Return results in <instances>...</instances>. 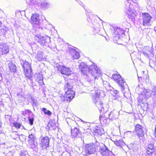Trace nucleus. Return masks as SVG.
Here are the masks:
<instances>
[{
	"instance_id": "1",
	"label": "nucleus",
	"mask_w": 156,
	"mask_h": 156,
	"mask_svg": "<svg viewBox=\"0 0 156 156\" xmlns=\"http://www.w3.org/2000/svg\"><path fill=\"white\" fill-rule=\"evenodd\" d=\"M79 68L82 74L85 75H89L95 79H96L97 77L101 73L100 70L94 64H92L88 67L86 65L82 63L79 65Z\"/></svg>"
},
{
	"instance_id": "2",
	"label": "nucleus",
	"mask_w": 156,
	"mask_h": 156,
	"mask_svg": "<svg viewBox=\"0 0 156 156\" xmlns=\"http://www.w3.org/2000/svg\"><path fill=\"white\" fill-rule=\"evenodd\" d=\"M103 93L102 91L98 90H95L94 92L92 93V98L93 101L100 111H104L103 106V103L99 100L101 94Z\"/></svg>"
},
{
	"instance_id": "3",
	"label": "nucleus",
	"mask_w": 156,
	"mask_h": 156,
	"mask_svg": "<svg viewBox=\"0 0 156 156\" xmlns=\"http://www.w3.org/2000/svg\"><path fill=\"white\" fill-rule=\"evenodd\" d=\"M58 70L61 72V73L64 74L65 75L63 76V77L65 78V80L67 82L66 83V85L65 86V90L66 94L64 96V101H66L67 102L68 100V97H67L68 94V83L67 82V78L66 77H68V69L66 68L65 66H59L57 67Z\"/></svg>"
},
{
	"instance_id": "4",
	"label": "nucleus",
	"mask_w": 156,
	"mask_h": 156,
	"mask_svg": "<svg viewBox=\"0 0 156 156\" xmlns=\"http://www.w3.org/2000/svg\"><path fill=\"white\" fill-rule=\"evenodd\" d=\"M112 77L114 80L119 85L121 90H124L127 84L121 76L119 75L114 74L113 75Z\"/></svg>"
},
{
	"instance_id": "5",
	"label": "nucleus",
	"mask_w": 156,
	"mask_h": 156,
	"mask_svg": "<svg viewBox=\"0 0 156 156\" xmlns=\"http://www.w3.org/2000/svg\"><path fill=\"white\" fill-rule=\"evenodd\" d=\"M85 151L88 154H94L96 151V148L94 143L86 144L85 145Z\"/></svg>"
},
{
	"instance_id": "6",
	"label": "nucleus",
	"mask_w": 156,
	"mask_h": 156,
	"mask_svg": "<svg viewBox=\"0 0 156 156\" xmlns=\"http://www.w3.org/2000/svg\"><path fill=\"white\" fill-rule=\"evenodd\" d=\"M151 92L149 90L144 89L142 93L139 98L138 101L140 103H141L144 100H146L147 98L150 97L151 95Z\"/></svg>"
},
{
	"instance_id": "7",
	"label": "nucleus",
	"mask_w": 156,
	"mask_h": 156,
	"mask_svg": "<svg viewBox=\"0 0 156 156\" xmlns=\"http://www.w3.org/2000/svg\"><path fill=\"white\" fill-rule=\"evenodd\" d=\"M35 38L36 41L42 46L44 45L47 43V40H50L48 37L41 36L38 34L35 35Z\"/></svg>"
},
{
	"instance_id": "8",
	"label": "nucleus",
	"mask_w": 156,
	"mask_h": 156,
	"mask_svg": "<svg viewBox=\"0 0 156 156\" xmlns=\"http://www.w3.org/2000/svg\"><path fill=\"white\" fill-rule=\"evenodd\" d=\"M102 146L100 147L99 151L102 156H111L110 154L111 151H110L108 148L105 144H101Z\"/></svg>"
},
{
	"instance_id": "9",
	"label": "nucleus",
	"mask_w": 156,
	"mask_h": 156,
	"mask_svg": "<svg viewBox=\"0 0 156 156\" xmlns=\"http://www.w3.org/2000/svg\"><path fill=\"white\" fill-rule=\"evenodd\" d=\"M156 151V145L154 143H151L148 144V147L146 149L145 154L146 155L150 156L153 153Z\"/></svg>"
},
{
	"instance_id": "10",
	"label": "nucleus",
	"mask_w": 156,
	"mask_h": 156,
	"mask_svg": "<svg viewBox=\"0 0 156 156\" xmlns=\"http://www.w3.org/2000/svg\"><path fill=\"white\" fill-rule=\"evenodd\" d=\"M143 24L144 26L148 25L152 18L150 15L147 13H142Z\"/></svg>"
},
{
	"instance_id": "11",
	"label": "nucleus",
	"mask_w": 156,
	"mask_h": 156,
	"mask_svg": "<svg viewBox=\"0 0 156 156\" xmlns=\"http://www.w3.org/2000/svg\"><path fill=\"white\" fill-rule=\"evenodd\" d=\"M50 140L48 137H43L41 140L40 146L43 149H46L49 145Z\"/></svg>"
},
{
	"instance_id": "12",
	"label": "nucleus",
	"mask_w": 156,
	"mask_h": 156,
	"mask_svg": "<svg viewBox=\"0 0 156 156\" xmlns=\"http://www.w3.org/2000/svg\"><path fill=\"white\" fill-rule=\"evenodd\" d=\"M40 15L39 14L35 13L32 16L31 20V22L35 26H39L40 23Z\"/></svg>"
},
{
	"instance_id": "13",
	"label": "nucleus",
	"mask_w": 156,
	"mask_h": 156,
	"mask_svg": "<svg viewBox=\"0 0 156 156\" xmlns=\"http://www.w3.org/2000/svg\"><path fill=\"white\" fill-rule=\"evenodd\" d=\"M69 52L73 59H77L79 58L80 55L79 53L76 51L75 49L69 47Z\"/></svg>"
},
{
	"instance_id": "14",
	"label": "nucleus",
	"mask_w": 156,
	"mask_h": 156,
	"mask_svg": "<svg viewBox=\"0 0 156 156\" xmlns=\"http://www.w3.org/2000/svg\"><path fill=\"white\" fill-rule=\"evenodd\" d=\"M143 128L141 126L138 124H137L135 126L136 132L140 139V137L142 138L144 136Z\"/></svg>"
},
{
	"instance_id": "15",
	"label": "nucleus",
	"mask_w": 156,
	"mask_h": 156,
	"mask_svg": "<svg viewBox=\"0 0 156 156\" xmlns=\"http://www.w3.org/2000/svg\"><path fill=\"white\" fill-rule=\"evenodd\" d=\"M9 47L6 44H0V52L2 55L9 53Z\"/></svg>"
},
{
	"instance_id": "16",
	"label": "nucleus",
	"mask_w": 156,
	"mask_h": 156,
	"mask_svg": "<svg viewBox=\"0 0 156 156\" xmlns=\"http://www.w3.org/2000/svg\"><path fill=\"white\" fill-rule=\"evenodd\" d=\"M71 133L72 138H75L78 136L80 134V132L79 129L77 128H73L71 127Z\"/></svg>"
},
{
	"instance_id": "17",
	"label": "nucleus",
	"mask_w": 156,
	"mask_h": 156,
	"mask_svg": "<svg viewBox=\"0 0 156 156\" xmlns=\"http://www.w3.org/2000/svg\"><path fill=\"white\" fill-rule=\"evenodd\" d=\"M108 115V119L112 121L115 119L118 118V112L115 111H111Z\"/></svg>"
},
{
	"instance_id": "18",
	"label": "nucleus",
	"mask_w": 156,
	"mask_h": 156,
	"mask_svg": "<svg viewBox=\"0 0 156 156\" xmlns=\"http://www.w3.org/2000/svg\"><path fill=\"white\" fill-rule=\"evenodd\" d=\"M115 33L117 34V36L115 37L116 39L119 40L120 38L119 35L122 34L124 33V30L120 27H117L116 30H115Z\"/></svg>"
},
{
	"instance_id": "19",
	"label": "nucleus",
	"mask_w": 156,
	"mask_h": 156,
	"mask_svg": "<svg viewBox=\"0 0 156 156\" xmlns=\"http://www.w3.org/2000/svg\"><path fill=\"white\" fill-rule=\"evenodd\" d=\"M21 63L24 70L31 68L29 63L26 60L24 61L23 60H22L21 62Z\"/></svg>"
},
{
	"instance_id": "20",
	"label": "nucleus",
	"mask_w": 156,
	"mask_h": 156,
	"mask_svg": "<svg viewBox=\"0 0 156 156\" xmlns=\"http://www.w3.org/2000/svg\"><path fill=\"white\" fill-rule=\"evenodd\" d=\"M22 114L26 117H28V118L29 116L34 115L32 112L29 109H25L24 111H22Z\"/></svg>"
},
{
	"instance_id": "21",
	"label": "nucleus",
	"mask_w": 156,
	"mask_h": 156,
	"mask_svg": "<svg viewBox=\"0 0 156 156\" xmlns=\"http://www.w3.org/2000/svg\"><path fill=\"white\" fill-rule=\"evenodd\" d=\"M24 73L27 77L30 79L32 74L31 68L24 70Z\"/></svg>"
},
{
	"instance_id": "22",
	"label": "nucleus",
	"mask_w": 156,
	"mask_h": 156,
	"mask_svg": "<svg viewBox=\"0 0 156 156\" xmlns=\"http://www.w3.org/2000/svg\"><path fill=\"white\" fill-rule=\"evenodd\" d=\"M131 11H129V12H127V16L129 19H131L132 21H133L135 20L136 15L133 12H132Z\"/></svg>"
},
{
	"instance_id": "23",
	"label": "nucleus",
	"mask_w": 156,
	"mask_h": 156,
	"mask_svg": "<svg viewBox=\"0 0 156 156\" xmlns=\"http://www.w3.org/2000/svg\"><path fill=\"white\" fill-rule=\"evenodd\" d=\"M71 89V88H69V102L70 101L74 98L75 95V91Z\"/></svg>"
},
{
	"instance_id": "24",
	"label": "nucleus",
	"mask_w": 156,
	"mask_h": 156,
	"mask_svg": "<svg viewBox=\"0 0 156 156\" xmlns=\"http://www.w3.org/2000/svg\"><path fill=\"white\" fill-rule=\"evenodd\" d=\"M9 68L12 72H15L16 71V65L12 62H10L8 64Z\"/></svg>"
},
{
	"instance_id": "25",
	"label": "nucleus",
	"mask_w": 156,
	"mask_h": 156,
	"mask_svg": "<svg viewBox=\"0 0 156 156\" xmlns=\"http://www.w3.org/2000/svg\"><path fill=\"white\" fill-rule=\"evenodd\" d=\"M43 53V52L41 51H38L37 52L35 56L37 61H41L44 58Z\"/></svg>"
},
{
	"instance_id": "26",
	"label": "nucleus",
	"mask_w": 156,
	"mask_h": 156,
	"mask_svg": "<svg viewBox=\"0 0 156 156\" xmlns=\"http://www.w3.org/2000/svg\"><path fill=\"white\" fill-rule=\"evenodd\" d=\"M108 118L104 116L103 117L101 115L99 116V120L101 123L106 124L107 123V120Z\"/></svg>"
},
{
	"instance_id": "27",
	"label": "nucleus",
	"mask_w": 156,
	"mask_h": 156,
	"mask_svg": "<svg viewBox=\"0 0 156 156\" xmlns=\"http://www.w3.org/2000/svg\"><path fill=\"white\" fill-rule=\"evenodd\" d=\"M17 96L18 101L19 103H21L25 101V98L24 95L18 94Z\"/></svg>"
},
{
	"instance_id": "28",
	"label": "nucleus",
	"mask_w": 156,
	"mask_h": 156,
	"mask_svg": "<svg viewBox=\"0 0 156 156\" xmlns=\"http://www.w3.org/2000/svg\"><path fill=\"white\" fill-rule=\"evenodd\" d=\"M94 131L95 133H97L100 136L103 133V132L102 131L100 127H98L95 128Z\"/></svg>"
},
{
	"instance_id": "29",
	"label": "nucleus",
	"mask_w": 156,
	"mask_h": 156,
	"mask_svg": "<svg viewBox=\"0 0 156 156\" xmlns=\"http://www.w3.org/2000/svg\"><path fill=\"white\" fill-rule=\"evenodd\" d=\"M144 88H140L139 87V85L136 87V92L139 94L141 95V93H142Z\"/></svg>"
},
{
	"instance_id": "30",
	"label": "nucleus",
	"mask_w": 156,
	"mask_h": 156,
	"mask_svg": "<svg viewBox=\"0 0 156 156\" xmlns=\"http://www.w3.org/2000/svg\"><path fill=\"white\" fill-rule=\"evenodd\" d=\"M125 4L126 6V9L128 11L129 10H132V9L130 7V3L129 2V0L126 1L125 2Z\"/></svg>"
},
{
	"instance_id": "31",
	"label": "nucleus",
	"mask_w": 156,
	"mask_h": 156,
	"mask_svg": "<svg viewBox=\"0 0 156 156\" xmlns=\"http://www.w3.org/2000/svg\"><path fill=\"white\" fill-rule=\"evenodd\" d=\"M151 48L150 47L148 46H146L144 48L143 51L144 52V53L147 54L149 52L151 53Z\"/></svg>"
},
{
	"instance_id": "32",
	"label": "nucleus",
	"mask_w": 156,
	"mask_h": 156,
	"mask_svg": "<svg viewBox=\"0 0 156 156\" xmlns=\"http://www.w3.org/2000/svg\"><path fill=\"white\" fill-rule=\"evenodd\" d=\"M28 119L30 125H33L34 119V115L33 116H29Z\"/></svg>"
},
{
	"instance_id": "33",
	"label": "nucleus",
	"mask_w": 156,
	"mask_h": 156,
	"mask_svg": "<svg viewBox=\"0 0 156 156\" xmlns=\"http://www.w3.org/2000/svg\"><path fill=\"white\" fill-rule=\"evenodd\" d=\"M42 111L45 114H47L49 115H51V112L49 110H47V109L45 108H42Z\"/></svg>"
},
{
	"instance_id": "34",
	"label": "nucleus",
	"mask_w": 156,
	"mask_h": 156,
	"mask_svg": "<svg viewBox=\"0 0 156 156\" xmlns=\"http://www.w3.org/2000/svg\"><path fill=\"white\" fill-rule=\"evenodd\" d=\"M41 7L43 8H46L48 6V3L46 2H41L40 3Z\"/></svg>"
},
{
	"instance_id": "35",
	"label": "nucleus",
	"mask_w": 156,
	"mask_h": 156,
	"mask_svg": "<svg viewBox=\"0 0 156 156\" xmlns=\"http://www.w3.org/2000/svg\"><path fill=\"white\" fill-rule=\"evenodd\" d=\"M48 126L49 127L50 126L54 130H55L56 129L55 124L54 123H49L48 124Z\"/></svg>"
},
{
	"instance_id": "36",
	"label": "nucleus",
	"mask_w": 156,
	"mask_h": 156,
	"mask_svg": "<svg viewBox=\"0 0 156 156\" xmlns=\"http://www.w3.org/2000/svg\"><path fill=\"white\" fill-rule=\"evenodd\" d=\"M31 98L32 102V105L35 106H36L37 104V101L35 100L34 98L32 97H31Z\"/></svg>"
},
{
	"instance_id": "37",
	"label": "nucleus",
	"mask_w": 156,
	"mask_h": 156,
	"mask_svg": "<svg viewBox=\"0 0 156 156\" xmlns=\"http://www.w3.org/2000/svg\"><path fill=\"white\" fill-rule=\"evenodd\" d=\"M5 118L7 122H10L11 121V116L9 115H5Z\"/></svg>"
},
{
	"instance_id": "38",
	"label": "nucleus",
	"mask_w": 156,
	"mask_h": 156,
	"mask_svg": "<svg viewBox=\"0 0 156 156\" xmlns=\"http://www.w3.org/2000/svg\"><path fill=\"white\" fill-rule=\"evenodd\" d=\"M13 126L16 128H19L21 126V124L18 122H14L13 123Z\"/></svg>"
},
{
	"instance_id": "39",
	"label": "nucleus",
	"mask_w": 156,
	"mask_h": 156,
	"mask_svg": "<svg viewBox=\"0 0 156 156\" xmlns=\"http://www.w3.org/2000/svg\"><path fill=\"white\" fill-rule=\"evenodd\" d=\"M122 141L121 140H116L115 141V144L117 146H119L122 143Z\"/></svg>"
},
{
	"instance_id": "40",
	"label": "nucleus",
	"mask_w": 156,
	"mask_h": 156,
	"mask_svg": "<svg viewBox=\"0 0 156 156\" xmlns=\"http://www.w3.org/2000/svg\"><path fill=\"white\" fill-rule=\"evenodd\" d=\"M112 95L114 94V95H115V96H118V94H119V91L116 90H112Z\"/></svg>"
},
{
	"instance_id": "41",
	"label": "nucleus",
	"mask_w": 156,
	"mask_h": 156,
	"mask_svg": "<svg viewBox=\"0 0 156 156\" xmlns=\"http://www.w3.org/2000/svg\"><path fill=\"white\" fill-rule=\"evenodd\" d=\"M151 94L154 95V96L156 97V87H155L154 88L152 89L151 92Z\"/></svg>"
},
{
	"instance_id": "42",
	"label": "nucleus",
	"mask_w": 156,
	"mask_h": 156,
	"mask_svg": "<svg viewBox=\"0 0 156 156\" xmlns=\"http://www.w3.org/2000/svg\"><path fill=\"white\" fill-rule=\"evenodd\" d=\"M29 137L30 139H31V140L32 141H34V139H35V138L34 136V135H33L32 134H31L30 135H29Z\"/></svg>"
},
{
	"instance_id": "43",
	"label": "nucleus",
	"mask_w": 156,
	"mask_h": 156,
	"mask_svg": "<svg viewBox=\"0 0 156 156\" xmlns=\"http://www.w3.org/2000/svg\"><path fill=\"white\" fill-rule=\"evenodd\" d=\"M95 146H96V148H97V147H100L101 146L99 143L97 141H96L95 144H94Z\"/></svg>"
},
{
	"instance_id": "44",
	"label": "nucleus",
	"mask_w": 156,
	"mask_h": 156,
	"mask_svg": "<svg viewBox=\"0 0 156 156\" xmlns=\"http://www.w3.org/2000/svg\"><path fill=\"white\" fill-rule=\"evenodd\" d=\"M31 4L34 5L36 2V0H30Z\"/></svg>"
},
{
	"instance_id": "45",
	"label": "nucleus",
	"mask_w": 156,
	"mask_h": 156,
	"mask_svg": "<svg viewBox=\"0 0 156 156\" xmlns=\"http://www.w3.org/2000/svg\"><path fill=\"white\" fill-rule=\"evenodd\" d=\"M153 135L156 138V125L155 126V129Z\"/></svg>"
},
{
	"instance_id": "46",
	"label": "nucleus",
	"mask_w": 156,
	"mask_h": 156,
	"mask_svg": "<svg viewBox=\"0 0 156 156\" xmlns=\"http://www.w3.org/2000/svg\"><path fill=\"white\" fill-rule=\"evenodd\" d=\"M20 156H25L26 154L24 152H21L20 154Z\"/></svg>"
},
{
	"instance_id": "47",
	"label": "nucleus",
	"mask_w": 156,
	"mask_h": 156,
	"mask_svg": "<svg viewBox=\"0 0 156 156\" xmlns=\"http://www.w3.org/2000/svg\"><path fill=\"white\" fill-rule=\"evenodd\" d=\"M112 95H113V96H112V98L113 99L115 100L117 98H118V96H115V95H114V94H113Z\"/></svg>"
},
{
	"instance_id": "48",
	"label": "nucleus",
	"mask_w": 156,
	"mask_h": 156,
	"mask_svg": "<svg viewBox=\"0 0 156 156\" xmlns=\"http://www.w3.org/2000/svg\"><path fill=\"white\" fill-rule=\"evenodd\" d=\"M2 73L1 71L0 70V82L2 80Z\"/></svg>"
},
{
	"instance_id": "49",
	"label": "nucleus",
	"mask_w": 156,
	"mask_h": 156,
	"mask_svg": "<svg viewBox=\"0 0 156 156\" xmlns=\"http://www.w3.org/2000/svg\"><path fill=\"white\" fill-rule=\"evenodd\" d=\"M64 111L65 112H68V110H67V108L64 109Z\"/></svg>"
},
{
	"instance_id": "50",
	"label": "nucleus",
	"mask_w": 156,
	"mask_h": 156,
	"mask_svg": "<svg viewBox=\"0 0 156 156\" xmlns=\"http://www.w3.org/2000/svg\"><path fill=\"white\" fill-rule=\"evenodd\" d=\"M42 76H40V78L39 79V80H41V81L42 80Z\"/></svg>"
},
{
	"instance_id": "51",
	"label": "nucleus",
	"mask_w": 156,
	"mask_h": 156,
	"mask_svg": "<svg viewBox=\"0 0 156 156\" xmlns=\"http://www.w3.org/2000/svg\"><path fill=\"white\" fill-rule=\"evenodd\" d=\"M129 145V147H132V146H133V144H130Z\"/></svg>"
},
{
	"instance_id": "52",
	"label": "nucleus",
	"mask_w": 156,
	"mask_h": 156,
	"mask_svg": "<svg viewBox=\"0 0 156 156\" xmlns=\"http://www.w3.org/2000/svg\"><path fill=\"white\" fill-rule=\"evenodd\" d=\"M69 73L70 72V71H71L70 69L69 68ZM71 73H69V76H70V75H71Z\"/></svg>"
},
{
	"instance_id": "53",
	"label": "nucleus",
	"mask_w": 156,
	"mask_h": 156,
	"mask_svg": "<svg viewBox=\"0 0 156 156\" xmlns=\"http://www.w3.org/2000/svg\"><path fill=\"white\" fill-rule=\"evenodd\" d=\"M132 1L134 3H136L135 2H136L137 0H132Z\"/></svg>"
},
{
	"instance_id": "54",
	"label": "nucleus",
	"mask_w": 156,
	"mask_h": 156,
	"mask_svg": "<svg viewBox=\"0 0 156 156\" xmlns=\"http://www.w3.org/2000/svg\"><path fill=\"white\" fill-rule=\"evenodd\" d=\"M22 127L23 129H26L24 128V126H22Z\"/></svg>"
},
{
	"instance_id": "55",
	"label": "nucleus",
	"mask_w": 156,
	"mask_h": 156,
	"mask_svg": "<svg viewBox=\"0 0 156 156\" xmlns=\"http://www.w3.org/2000/svg\"><path fill=\"white\" fill-rule=\"evenodd\" d=\"M155 64V67L156 68V62L154 64Z\"/></svg>"
},
{
	"instance_id": "56",
	"label": "nucleus",
	"mask_w": 156,
	"mask_h": 156,
	"mask_svg": "<svg viewBox=\"0 0 156 156\" xmlns=\"http://www.w3.org/2000/svg\"><path fill=\"white\" fill-rule=\"evenodd\" d=\"M73 122L74 123H76V122L75 121H73Z\"/></svg>"
},
{
	"instance_id": "57",
	"label": "nucleus",
	"mask_w": 156,
	"mask_h": 156,
	"mask_svg": "<svg viewBox=\"0 0 156 156\" xmlns=\"http://www.w3.org/2000/svg\"><path fill=\"white\" fill-rule=\"evenodd\" d=\"M70 78V80H73V79H74V78H73V79H72V78Z\"/></svg>"
},
{
	"instance_id": "58",
	"label": "nucleus",
	"mask_w": 156,
	"mask_h": 156,
	"mask_svg": "<svg viewBox=\"0 0 156 156\" xmlns=\"http://www.w3.org/2000/svg\"><path fill=\"white\" fill-rule=\"evenodd\" d=\"M1 22L0 21V26L1 25Z\"/></svg>"
},
{
	"instance_id": "59",
	"label": "nucleus",
	"mask_w": 156,
	"mask_h": 156,
	"mask_svg": "<svg viewBox=\"0 0 156 156\" xmlns=\"http://www.w3.org/2000/svg\"><path fill=\"white\" fill-rule=\"evenodd\" d=\"M90 80H88V81L89 82L90 81Z\"/></svg>"
},
{
	"instance_id": "60",
	"label": "nucleus",
	"mask_w": 156,
	"mask_h": 156,
	"mask_svg": "<svg viewBox=\"0 0 156 156\" xmlns=\"http://www.w3.org/2000/svg\"><path fill=\"white\" fill-rule=\"evenodd\" d=\"M67 123L68 124V123L67 121Z\"/></svg>"
},
{
	"instance_id": "61",
	"label": "nucleus",
	"mask_w": 156,
	"mask_h": 156,
	"mask_svg": "<svg viewBox=\"0 0 156 156\" xmlns=\"http://www.w3.org/2000/svg\"><path fill=\"white\" fill-rule=\"evenodd\" d=\"M76 1H77V0H76Z\"/></svg>"
}]
</instances>
